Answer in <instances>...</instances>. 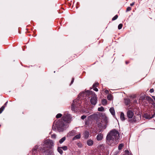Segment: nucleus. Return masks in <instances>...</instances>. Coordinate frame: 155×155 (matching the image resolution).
Segmentation results:
<instances>
[{
    "label": "nucleus",
    "instance_id": "obj_27",
    "mask_svg": "<svg viewBox=\"0 0 155 155\" xmlns=\"http://www.w3.org/2000/svg\"><path fill=\"white\" fill-rule=\"evenodd\" d=\"M125 152L127 155H131V153H130L129 151L127 150H125Z\"/></svg>",
    "mask_w": 155,
    "mask_h": 155
},
{
    "label": "nucleus",
    "instance_id": "obj_19",
    "mask_svg": "<svg viewBox=\"0 0 155 155\" xmlns=\"http://www.w3.org/2000/svg\"><path fill=\"white\" fill-rule=\"evenodd\" d=\"M66 138L65 137H64L60 139L59 141V142L60 143H62L65 140Z\"/></svg>",
    "mask_w": 155,
    "mask_h": 155
},
{
    "label": "nucleus",
    "instance_id": "obj_40",
    "mask_svg": "<svg viewBox=\"0 0 155 155\" xmlns=\"http://www.w3.org/2000/svg\"><path fill=\"white\" fill-rule=\"evenodd\" d=\"M134 4V2H133L130 4V5L131 6H133Z\"/></svg>",
    "mask_w": 155,
    "mask_h": 155
},
{
    "label": "nucleus",
    "instance_id": "obj_17",
    "mask_svg": "<svg viewBox=\"0 0 155 155\" xmlns=\"http://www.w3.org/2000/svg\"><path fill=\"white\" fill-rule=\"evenodd\" d=\"M89 132L87 131L85 132L84 134V137L86 138H87L89 136Z\"/></svg>",
    "mask_w": 155,
    "mask_h": 155
},
{
    "label": "nucleus",
    "instance_id": "obj_13",
    "mask_svg": "<svg viewBox=\"0 0 155 155\" xmlns=\"http://www.w3.org/2000/svg\"><path fill=\"white\" fill-rule=\"evenodd\" d=\"M87 144L89 146H92L93 144V141L91 140H89L87 141Z\"/></svg>",
    "mask_w": 155,
    "mask_h": 155
},
{
    "label": "nucleus",
    "instance_id": "obj_10",
    "mask_svg": "<svg viewBox=\"0 0 155 155\" xmlns=\"http://www.w3.org/2000/svg\"><path fill=\"white\" fill-rule=\"evenodd\" d=\"M155 115V114H154L153 115L151 116L150 115L148 114H145L143 115V117L147 119H150L153 117Z\"/></svg>",
    "mask_w": 155,
    "mask_h": 155
},
{
    "label": "nucleus",
    "instance_id": "obj_38",
    "mask_svg": "<svg viewBox=\"0 0 155 155\" xmlns=\"http://www.w3.org/2000/svg\"><path fill=\"white\" fill-rule=\"evenodd\" d=\"M78 146L80 147H82V145L81 144H78Z\"/></svg>",
    "mask_w": 155,
    "mask_h": 155
},
{
    "label": "nucleus",
    "instance_id": "obj_32",
    "mask_svg": "<svg viewBox=\"0 0 155 155\" xmlns=\"http://www.w3.org/2000/svg\"><path fill=\"white\" fill-rule=\"evenodd\" d=\"M131 8L130 7H128L127 8L126 11L127 12L130 11L131 10Z\"/></svg>",
    "mask_w": 155,
    "mask_h": 155
},
{
    "label": "nucleus",
    "instance_id": "obj_37",
    "mask_svg": "<svg viewBox=\"0 0 155 155\" xmlns=\"http://www.w3.org/2000/svg\"><path fill=\"white\" fill-rule=\"evenodd\" d=\"M150 92L151 93L153 92L154 91V90L153 89H150Z\"/></svg>",
    "mask_w": 155,
    "mask_h": 155
},
{
    "label": "nucleus",
    "instance_id": "obj_16",
    "mask_svg": "<svg viewBox=\"0 0 155 155\" xmlns=\"http://www.w3.org/2000/svg\"><path fill=\"white\" fill-rule=\"evenodd\" d=\"M102 104L103 105L105 106L107 104V101L105 99H103L102 100Z\"/></svg>",
    "mask_w": 155,
    "mask_h": 155
},
{
    "label": "nucleus",
    "instance_id": "obj_8",
    "mask_svg": "<svg viewBox=\"0 0 155 155\" xmlns=\"http://www.w3.org/2000/svg\"><path fill=\"white\" fill-rule=\"evenodd\" d=\"M134 115V113L133 111L130 110H128L127 112V115L128 117L130 119L132 118Z\"/></svg>",
    "mask_w": 155,
    "mask_h": 155
},
{
    "label": "nucleus",
    "instance_id": "obj_44",
    "mask_svg": "<svg viewBox=\"0 0 155 155\" xmlns=\"http://www.w3.org/2000/svg\"><path fill=\"white\" fill-rule=\"evenodd\" d=\"M105 93H107V92H108V90H106V91H105Z\"/></svg>",
    "mask_w": 155,
    "mask_h": 155
},
{
    "label": "nucleus",
    "instance_id": "obj_5",
    "mask_svg": "<svg viewBox=\"0 0 155 155\" xmlns=\"http://www.w3.org/2000/svg\"><path fill=\"white\" fill-rule=\"evenodd\" d=\"M141 118V115L140 114H137V115L134 116L133 118L128 120V122L130 123H134L137 121H140Z\"/></svg>",
    "mask_w": 155,
    "mask_h": 155
},
{
    "label": "nucleus",
    "instance_id": "obj_1",
    "mask_svg": "<svg viewBox=\"0 0 155 155\" xmlns=\"http://www.w3.org/2000/svg\"><path fill=\"white\" fill-rule=\"evenodd\" d=\"M61 119L57 121L56 123V126L60 131H62L67 126L66 124L64 123H69L71 119V117L70 114H64Z\"/></svg>",
    "mask_w": 155,
    "mask_h": 155
},
{
    "label": "nucleus",
    "instance_id": "obj_2",
    "mask_svg": "<svg viewBox=\"0 0 155 155\" xmlns=\"http://www.w3.org/2000/svg\"><path fill=\"white\" fill-rule=\"evenodd\" d=\"M54 145V143L53 141L50 140H46L43 142V149L45 155H53L52 148Z\"/></svg>",
    "mask_w": 155,
    "mask_h": 155
},
{
    "label": "nucleus",
    "instance_id": "obj_20",
    "mask_svg": "<svg viewBox=\"0 0 155 155\" xmlns=\"http://www.w3.org/2000/svg\"><path fill=\"white\" fill-rule=\"evenodd\" d=\"M98 110L99 111H103L104 110V108L103 107H101L98 108Z\"/></svg>",
    "mask_w": 155,
    "mask_h": 155
},
{
    "label": "nucleus",
    "instance_id": "obj_24",
    "mask_svg": "<svg viewBox=\"0 0 155 155\" xmlns=\"http://www.w3.org/2000/svg\"><path fill=\"white\" fill-rule=\"evenodd\" d=\"M58 152L61 154H62V153H63V151L61 150V147L60 148H58Z\"/></svg>",
    "mask_w": 155,
    "mask_h": 155
},
{
    "label": "nucleus",
    "instance_id": "obj_15",
    "mask_svg": "<svg viewBox=\"0 0 155 155\" xmlns=\"http://www.w3.org/2000/svg\"><path fill=\"white\" fill-rule=\"evenodd\" d=\"M120 119L122 121H124L125 120L124 115L123 113L121 112L120 113Z\"/></svg>",
    "mask_w": 155,
    "mask_h": 155
},
{
    "label": "nucleus",
    "instance_id": "obj_43",
    "mask_svg": "<svg viewBox=\"0 0 155 155\" xmlns=\"http://www.w3.org/2000/svg\"><path fill=\"white\" fill-rule=\"evenodd\" d=\"M125 63H126V64H128L129 63V62H128V61H126L125 62Z\"/></svg>",
    "mask_w": 155,
    "mask_h": 155
},
{
    "label": "nucleus",
    "instance_id": "obj_29",
    "mask_svg": "<svg viewBox=\"0 0 155 155\" xmlns=\"http://www.w3.org/2000/svg\"><path fill=\"white\" fill-rule=\"evenodd\" d=\"M62 114H58L56 116V117L57 118H59L60 117H61L62 116Z\"/></svg>",
    "mask_w": 155,
    "mask_h": 155
},
{
    "label": "nucleus",
    "instance_id": "obj_12",
    "mask_svg": "<svg viewBox=\"0 0 155 155\" xmlns=\"http://www.w3.org/2000/svg\"><path fill=\"white\" fill-rule=\"evenodd\" d=\"M38 146H35L33 149L32 151V153L33 154H35L37 152V149H38Z\"/></svg>",
    "mask_w": 155,
    "mask_h": 155
},
{
    "label": "nucleus",
    "instance_id": "obj_7",
    "mask_svg": "<svg viewBox=\"0 0 155 155\" xmlns=\"http://www.w3.org/2000/svg\"><path fill=\"white\" fill-rule=\"evenodd\" d=\"M78 100H74L73 101V102L71 105V109L72 110L75 111L76 110V107L78 105Z\"/></svg>",
    "mask_w": 155,
    "mask_h": 155
},
{
    "label": "nucleus",
    "instance_id": "obj_28",
    "mask_svg": "<svg viewBox=\"0 0 155 155\" xmlns=\"http://www.w3.org/2000/svg\"><path fill=\"white\" fill-rule=\"evenodd\" d=\"M118 16L117 15H115L114 17L112 18V21H114L116 19L118 18Z\"/></svg>",
    "mask_w": 155,
    "mask_h": 155
},
{
    "label": "nucleus",
    "instance_id": "obj_34",
    "mask_svg": "<svg viewBox=\"0 0 155 155\" xmlns=\"http://www.w3.org/2000/svg\"><path fill=\"white\" fill-rule=\"evenodd\" d=\"M86 117V116L85 115H83L81 117V119L83 120L85 119Z\"/></svg>",
    "mask_w": 155,
    "mask_h": 155
},
{
    "label": "nucleus",
    "instance_id": "obj_30",
    "mask_svg": "<svg viewBox=\"0 0 155 155\" xmlns=\"http://www.w3.org/2000/svg\"><path fill=\"white\" fill-rule=\"evenodd\" d=\"M98 83H96L93 84V87H97L98 86Z\"/></svg>",
    "mask_w": 155,
    "mask_h": 155
},
{
    "label": "nucleus",
    "instance_id": "obj_25",
    "mask_svg": "<svg viewBox=\"0 0 155 155\" xmlns=\"http://www.w3.org/2000/svg\"><path fill=\"white\" fill-rule=\"evenodd\" d=\"M5 109V106H2L0 108V114H1L3 110H4Z\"/></svg>",
    "mask_w": 155,
    "mask_h": 155
},
{
    "label": "nucleus",
    "instance_id": "obj_14",
    "mask_svg": "<svg viewBox=\"0 0 155 155\" xmlns=\"http://www.w3.org/2000/svg\"><path fill=\"white\" fill-rule=\"evenodd\" d=\"M109 111L111 114L113 115H114L115 114V112L114 109L113 107L110 108L109 109Z\"/></svg>",
    "mask_w": 155,
    "mask_h": 155
},
{
    "label": "nucleus",
    "instance_id": "obj_23",
    "mask_svg": "<svg viewBox=\"0 0 155 155\" xmlns=\"http://www.w3.org/2000/svg\"><path fill=\"white\" fill-rule=\"evenodd\" d=\"M61 148L62 149L64 150H66L68 149V147L67 146H64L61 147Z\"/></svg>",
    "mask_w": 155,
    "mask_h": 155
},
{
    "label": "nucleus",
    "instance_id": "obj_39",
    "mask_svg": "<svg viewBox=\"0 0 155 155\" xmlns=\"http://www.w3.org/2000/svg\"><path fill=\"white\" fill-rule=\"evenodd\" d=\"M8 103V101H7L5 104H4V105L3 106H5H5H6L7 105V104Z\"/></svg>",
    "mask_w": 155,
    "mask_h": 155
},
{
    "label": "nucleus",
    "instance_id": "obj_11",
    "mask_svg": "<svg viewBox=\"0 0 155 155\" xmlns=\"http://www.w3.org/2000/svg\"><path fill=\"white\" fill-rule=\"evenodd\" d=\"M103 134L100 133L97 135L96 137L97 140L98 141L101 140L103 139Z\"/></svg>",
    "mask_w": 155,
    "mask_h": 155
},
{
    "label": "nucleus",
    "instance_id": "obj_18",
    "mask_svg": "<svg viewBox=\"0 0 155 155\" xmlns=\"http://www.w3.org/2000/svg\"><path fill=\"white\" fill-rule=\"evenodd\" d=\"M81 137L80 134H78L74 136L73 139V140H75L76 139H79Z\"/></svg>",
    "mask_w": 155,
    "mask_h": 155
},
{
    "label": "nucleus",
    "instance_id": "obj_9",
    "mask_svg": "<svg viewBox=\"0 0 155 155\" xmlns=\"http://www.w3.org/2000/svg\"><path fill=\"white\" fill-rule=\"evenodd\" d=\"M142 100L143 101H144L145 100H147L150 103H151L153 105H154V104H155V103L154 102L153 103H151V102L153 101L152 99L149 97L147 96L145 98L143 97Z\"/></svg>",
    "mask_w": 155,
    "mask_h": 155
},
{
    "label": "nucleus",
    "instance_id": "obj_4",
    "mask_svg": "<svg viewBox=\"0 0 155 155\" xmlns=\"http://www.w3.org/2000/svg\"><path fill=\"white\" fill-rule=\"evenodd\" d=\"M100 115L102 120L101 121H97V124L101 130L105 129L108 123V118L105 114L101 113Z\"/></svg>",
    "mask_w": 155,
    "mask_h": 155
},
{
    "label": "nucleus",
    "instance_id": "obj_21",
    "mask_svg": "<svg viewBox=\"0 0 155 155\" xmlns=\"http://www.w3.org/2000/svg\"><path fill=\"white\" fill-rule=\"evenodd\" d=\"M124 146V144L122 143L120 144L119 145L118 148L119 150H120Z\"/></svg>",
    "mask_w": 155,
    "mask_h": 155
},
{
    "label": "nucleus",
    "instance_id": "obj_35",
    "mask_svg": "<svg viewBox=\"0 0 155 155\" xmlns=\"http://www.w3.org/2000/svg\"><path fill=\"white\" fill-rule=\"evenodd\" d=\"M74 78H72V80L71 81V83L70 84V85H71L72 84V83H73V82L74 81Z\"/></svg>",
    "mask_w": 155,
    "mask_h": 155
},
{
    "label": "nucleus",
    "instance_id": "obj_3",
    "mask_svg": "<svg viewBox=\"0 0 155 155\" xmlns=\"http://www.w3.org/2000/svg\"><path fill=\"white\" fill-rule=\"evenodd\" d=\"M119 138V134L118 131L115 129L112 130L110 131L108 134L106 139L107 143L111 145V143H114L115 141L117 142Z\"/></svg>",
    "mask_w": 155,
    "mask_h": 155
},
{
    "label": "nucleus",
    "instance_id": "obj_22",
    "mask_svg": "<svg viewBox=\"0 0 155 155\" xmlns=\"http://www.w3.org/2000/svg\"><path fill=\"white\" fill-rule=\"evenodd\" d=\"M130 100L129 99H127L125 100V103L126 105L130 104Z\"/></svg>",
    "mask_w": 155,
    "mask_h": 155
},
{
    "label": "nucleus",
    "instance_id": "obj_26",
    "mask_svg": "<svg viewBox=\"0 0 155 155\" xmlns=\"http://www.w3.org/2000/svg\"><path fill=\"white\" fill-rule=\"evenodd\" d=\"M112 98V96L111 94H109L107 95V98L109 100H111Z\"/></svg>",
    "mask_w": 155,
    "mask_h": 155
},
{
    "label": "nucleus",
    "instance_id": "obj_36",
    "mask_svg": "<svg viewBox=\"0 0 155 155\" xmlns=\"http://www.w3.org/2000/svg\"><path fill=\"white\" fill-rule=\"evenodd\" d=\"M93 90H94L96 91H98V89L97 88H96V87H93Z\"/></svg>",
    "mask_w": 155,
    "mask_h": 155
},
{
    "label": "nucleus",
    "instance_id": "obj_33",
    "mask_svg": "<svg viewBox=\"0 0 155 155\" xmlns=\"http://www.w3.org/2000/svg\"><path fill=\"white\" fill-rule=\"evenodd\" d=\"M51 137L52 138L55 139L56 138V135L55 134H53L51 135Z\"/></svg>",
    "mask_w": 155,
    "mask_h": 155
},
{
    "label": "nucleus",
    "instance_id": "obj_31",
    "mask_svg": "<svg viewBox=\"0 0 155 155\" xmlns=\"http://www.w3.org/2000/svg\"><path fill=\"white\" fill-rule=\"evenodd\" d=\"M122 26H123V25H122V24H120L118 25V29H121L122 28Z\"/></svg>",
    "mask_w": 155,
    "mask_h": 155
},
{
    "label": "nucleus",
    "instance_id": "obj_41",
    "mask_svg": "<svg viewBox=\"0 0 155 155\" xmlns=\"http://www.w3.org/2000/svg\"><path fill=\"white\" fill-rule=\"evenodd\" d=\"M115 142H116V141H115V142H114V143H115ZM113 143H114V142L113 143H111V144H111V145H110L111 146H113V145H114L113 144Z\"/></svg>",
    "mask_w": 155,
    "mask_h": 155
},
{
    "label": "nucleus",
    "instance_id": "obj_42",
    "mask_svg": "<svg viewBox=\"0 0 155 155\" xmlns=\"http://www.w3.org/2000/svg\"><path fill=\"white\" fill-rule=\"evenodd\" d=\"M134 102L136 103L137 102V101L136 100H135L134 101Z\"/></svg>",
    "mask_w": 155,
    "mask_h": 155
},
{
    "label": "nucleus",
    "instance_id": "obj_6",
    "mask_svg": "<svg viewBox=\"0 0 155 155\" xmlns=\"http://www.w3.org/2000/svg\"><path fill=\"white\" fill-rule=\"evenodd\" d=\"M91 103L93 105H95L97 102V97L94 92L93 93V97H92L90 100Z\"/></svg>",
    "mask_w": 155,
    "mask_h": 155
}]
</instances>
